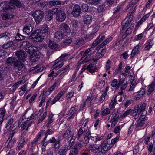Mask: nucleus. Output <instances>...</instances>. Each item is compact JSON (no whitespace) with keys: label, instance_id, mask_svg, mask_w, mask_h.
<instances>
[{"label":"nucleus","instance_id":"nucleus-1","mask_svg":"<svg viewBox=\"0 0 155 155\" xmlns=\"http://www.w3.org/2000/svg\"><path fill=\"white\" fill-rule=\"evenodd\" d=\"M41 29H38L33 32L29 37L36 42L41 41L44 37L47 35L49 32V28L46 24H44L41 27Z\"/></svg>","mask_w":155,"mask_h":155},{"label":"nucleus","instance_id":"nucleus-2","mask_svg":"<svg viewBox=\"0 0 155 155\" xmlns=\"http://www.w3.org/2000/svg\"><path fill=\"white\" fill-rule=\"evenodd\" d=\"M44 14V12L40 10H36L33 13L32 15L37 23H39L42 21L43 18Z\"/></svg>","mask_w":155,"mask_h":155},{"label":"nucleus","instance_id":"nucleus-3","mask_svg":"<svg viewBox=\"0 0 155 155\" xmlns=\"http://www.w3.org/2000/svg\"><path fill=\"white\" fill-rule=\"evenodd\" d=\"M28 139L26 137L25 133H23L22 134L21 140L16 148V150H20L26 143V141Z\"/></svg>","mask_w":155,"mask_h":155},{"label":"nucleus","instance_id":"nucleus-4","mask_svg":"<svg viewBox=\"0 0 155 155\" xmlns=\"http://www.w3.org/2000/svg\"><path fill=\"white\" fill-rule=\"evenodd\" d=\"M15 54L19 60L22 62L25 61L27 54L23 50H20L16 51Z\"/></svg>","mask_w":155,"mask_h":155},{"label":"nucleus","instance_id":"nucleus-5","mask_svg":"<svg viewBox=\"0 0 155 155\" xmlns=\"http://www.w3.org/2000/svg\"><path fill=\"white\" fill-rule=\"evenodd\" d=\"M66 18L65 12L62 10H59L57 12L56 19L58 21L60 22L64 21Z\"/></svg>","mask_w":155,"mask_h":155},{"label":"nucleus","instance_id":"nucleus-6","mask_svg":"<svg viewBox=\"0 0 155 155\" xmlns=\"http://www.w3.org/2000/svg\"><path fill=\"white\" fill-rule=\"evenodd\" d=\"M15 8L12 5H7V2L4 1L0 4V12H2L5 10L12 9Z\"/></svg>","mask_w":155,"mask_h":155},{"label":"nucleus","instance_id":"nucleus-7","mask_svg":"<svg viewBox=\"0 0 155 155\" xmlns=\"http://www.w3.org/2000/svg\"><path fill=\"white\" fill-rule=\"evenodd\" d=\"M64 61L58 58L54 61V64L51 67L52 70H57L62 67L64 65Z\"/></svg>","mask_w":155,"mask_h":155},{"label":"nucleus","instance_id":"nucleus-8","mask_svg":"<svg viewBox=\"0 0 155 155\" xmlns=\"http://www.w3.org/2000/svg\"><path fill=\"white\" fill-rule=\"evenodd\" d=\"M60 31L67 35L71 32L70 28L69 26L65 23H63L60 25Z\"/></svg>","mask_w":155,"mask_h":155},{"label":"nucleus","instance_id":"nucleus-9","mask_svg":"<svg viewBox=\"0 0 155 155\" xmlns=\"http://www.w3.org/2000/svg\"><path fill=\"white\" fill-rule=\"evenodd\" d=\"M81 11L80 6L77 4H75L73 7L71 14L74 16L77 17L79 16Z\"/></svg>","mask_w":155,"mask_h":155},{"label":"nucleus","instance_id":"nucleus-10","mask_svg":"<svg viewBox=\"0 0 155 155\" xmlns=\"http://www.w3.org/2000/svg\"><path fill=\"white\" fill-rule=\"evenodd\" d=\"M14 135V133H12L11 136H10L8 140L6 143L7 145V147L8 148H11L14 145L16 141V139L15 138L12 139Z\"/></svg>","mask_w":155,"mask_h":155},{"label":"nucleus","instance_id":"nucleus-11","mask_svg":"<svg viewBox=\"0 0 155 155\" xmlns=\"http://www.w3.org/2000/svg\"><path fill=\"white\" fill-rule=\"evenodd\" d=\"M100 146L106 152L110 150L112 147L110 141H103L100 145Z\"/></svg>","mask_w":155,"mask_h":155},{"label":"nucleus","instance_id":"nucleus-12","mask_svg":"<svg viewBox=\"0 0 155 155\" xmlns=\"http://www.w3.org/2000/svg\"><path fill=\"white\" fill-rule=\"evenodd\" d=\"M19 60H17L13 63V66L15 68L17 69L18 71H21L24 67L25 68L23 64Z\"/></svg>","mask_w":155,"mask_h":155},{"label":"nucleus","instance_id":"nucleus-13","mask_svg":"<svg viewBox=\"0 0 155 155\" xmlns=\"http://www.w3.org/2000/svg\"><path fill=\"white\" fill-rule=\"evenodd\" d=\"M127 84V81L123 78H121L119 81L118 85L119 87H120L121 90H125Z\"/></svg>","mask_w":155,"mask_h":155},{"label":"nucleus","instance_id":"nucleus-14","mask_svg":"<svg viewBox=\"0 0 155 155\" xmlns=\"http://www.w3.org/2000/svg\"><path fill=\"white\" fill-rule=\"evenodd\" d=\"M58 85V84L57 83H54L48 89V91H43V95H44L45 96H48L49 95L53 90H54L55 87Z\"/></svg>","mask_w":155,"mask_h":155},{"label":"nucleus","instance_id":"nucleus-15","mask_svg":"<svg viewBox=\"0 0 155 155\" xmlns=\"http://www.w3.org/2000/svg\"><path fill=\"white\" fill-rule=\"evenodd\" d=\"M58 11L57 8H55L52 11L50 10L48 13L46 15L45 17V20L46 21H51L53 18L52 15L53 14H55L56 12Z\"/></svg>","mask_w":155,"mask_h":155},{"label":"nucleus","instance_id":"nucleus-16","mask_svg":"<svg viewBox=\"0 0 155 155\" xmlns=\"http://www.w3.org/2000/svg\"><path fill=\"white\" fill-rule=\"evenodd\" d=\"M76 138V137L74 136L73 133L71 134L70 136L68 138V141L69 143V145H67V146L70 147V148L74 144Z\"/></svg>","mask_w":155,"mask_h":155},{"label":"nucleus","instance_id":"nucleus-17","mask_svg":"<svg viewBox=\"0 0 155 155\" xmlns=\"http://www.w3.org/2000/svg\"><path fill=\"white\" fill-rule=\"evenodd\" d=\"M70 149V147L67 145H64L59 149L58 153L59 155H64L67 151Z\"/></svg>","mask_w":155,"mask_h":155},{"label":"nucleus","instance_id":"nucleus-18","mask_svg":"<svg viewBox=\"0 0 155 155\" xmlns=\"http://www.w3.org/2000/svg\"><path fill=\"white\" fill-rule=\"evenodd\" d=\"M33 28V26L31 24L26 25L23 29V32L24 33L28 35L32 31Z\"/></svg>","mask_w":155,"mask_h":155},{"label":"nucleus","instance_id":"nucleus-19","mask_svg":"<svg viewBox=\"0 0 155 155\" xmlns=\"http://www.w3.org/2000/svg\"><path fill=\"white\" fill-rule=\"evenodd\" d=\"M83 18L84 23L86 24H90L92 21V16L90 15H84L83 16Z\"/></svg>","mask_w":155,"mask_h":155},{"label":"nucleus","instance_id":"nucleus-20","mask_svg":"<svg viewBox=\"0 0 155 155\" xmlns=\"http://www.w3.org/2000/svg\"><path fill=\"white\" fill-rule=\"evenodd\" d=\"M40 57V55L38 52H34L31 54L30 56V60L32 62L38 61Z\"/></svg>","mask_w":155,"mask_h":155},{"label":"nucleus","instance_id":"nucleus-21","mask_svg":"<svg viewBox=\"0 0 155 155\" xmlns=\"http://www.w3.org/2000/svg\"><path fill=\"white\" fill-rule=\"evenodd\" d=\"M65 91H62L58 93L56 96L54 97V99L52 101L51 104H53L55 103L56 102L59 101L60 98L62 97L65 93Z\"/></svg>","mask_w":155,"mask_h":155},{"label":"nucleus","instance_id":"nucleus-22","mask_svg":"<svg viewBox=\"0 0 155 155\" xmlns=\"http://www.w3.org/2000/svg\"><path fill=\"white\" fill-rule=\"evenodd\" d=\"M139 111L138 109L136 107L134 108L132 110H131L130 113V115L133 117H134V118L136 119L138 118L139 115L138 113Z\"/></svg>","mask_w":155,"mask_h":155},{"label":"nucleus","instance_id":"nucleus-23","mask_svg":"<svg viewBox=\"0 0 155 155\" xmlns=\"http://www.w3.org/2000/svg\"><path fill=\"white\" fill-rule=\"evenodd\" d=\"M148 94H150L155 90V80L148 87Z\"/></svg>","mask_w":155,"mask_h":155},{"label":"nucleus","instance_id":"nucleus-24","mask_svg":"<svg viewBox=\"0 0 155 155\" xmlns=\"http://www.w3.org/2000/svg\"><path fill=\"white\" fill-rule=\"evenodd\" d=\"M48 46L49 48L53 50H56L58 47V45L54 41L50 40Z\"/></svg>","mask_w":155,"mask_h":155},{"label":"nucleus","instance_id":"nucleus-25","mask_svg":"<svg viewBox=\"0 0 155 155\" xmlns=\"http://www.w3.org/2000/svg\"><path fill=\"white\" fill-rule=\"evenodd\" d=\"M100 147L96 144H91L89 145L88 148L92 152L96 153Z\"/></svg>","mask_w":155,"mask_h":155},{"label":"nucleus","instance_id":"nucleus-26","mask_svg":"<svg viewBox=\"0 0 155 155\" xmlns=\"http://www.w3.org/2000/svg\"><path fill=\"white\" fill-rule=\"evenodd\" d=\"M66 35V34H64L60 31H58L55 33V37L58 39H62L64 36Z\"/></svg>","mask_w":155,"mask_h":155},{"label":"nucleus","instance_id":"nucleus-27","mask_svg":"<svg viewBox=\"0 0 155 155\" xmlns=\"http://www.w3.org/2000/svg\"><path fill=\"white\" fill-rule=\"evenodd\" d=\"M140 47L139 45H137L133 49L131 54V57H133L135 55L138 54L139 52V49Z\"/></svg>","mask_w":155,"mask_h":155},{"label":"nucleus","instance_id":"nucleus-28","mask_svg":"<svg viewBox=\"0 0 155 155\" xmlns=\"http://www.w3.org/2000/svg\"><path fill=\"white\" fill-rule=\"evenodd\" d=\"M78 153V150L76 146H73L70 150L69 155H77Z\"/></svg>","mask_w":155,"mask_h":155},{"label":"nucleus","instance_id":"nucleus-29","mask_svg":"<svg viewBox=\"0 0 155 155\" xmlns=\"http://www.w3.org/2000/svg\"><path fill=\"white\" fill-rule=\"evenodd\" d=\"M105 53V50L104 49H102L101 51H99L97 52L96 54L95 57L97 60H98L101 57H102Z\"/></svg>","mask_w":155,"mask_h":155},{"label":"nucleus","instance_id":"nucleus-30","mask_svg":"<svg viewBox=\"0 0 155 155\" xmlns=\"http://www.w3.org/2000/svg\"><path fill=\"white\" fill-rule=\"evenodd\" d=\"M146 107V104L145 103H143L142 104H140L138 105L136 108L137 109H138L139 111L140 110V111H141V112H142V111H146L145 110Z\"/></svg>","mask_w":155,"mask_h":155},{"label":"nucleus","instance_id":"nucleus-31","mask_svg":"<svg viewBox=\"0 0 155 155\" xmlns=\"http://www.w3.org/2000/svg\"><path fill=\"white\" fill-rule=\"evenodd\" d=\"M13 17V15L9 12H6L3 14L2 18L3 19L8 20L9 19H11Z\"/></svg>","mask_w":155,"mask_h":155},{"label":"nucleus","instance_id":"nucleus-32","mask_svg":"<svg viewBox=\"0 0 155 155\" xmlns=\"http://www.w3.org/2000/svg\"><path fill=\"white\" fill-rule=\"evenodd\" d=\"M145 122L144 120L139 118L137 121L136 124V128H138L143 126Z\"/></svg>","mask_w":155,"mask_h":155},{"label":"nucleus","instance_id":"nucleus-33","mask_svg":"<svg viewBox=\"0 0 155 155\" xmlns=\"http://www.w3.org/2000/svg\"><path fill=\"white\" fill-rule=\"evenodd\" d=\"M72 128L70 127H68L66 132L64 133H63L61 134L62 137L63 138H66L68 135H70L71 133Z\"/></svg>","mask_w":155,"mask_h":155},{"label":"nucleus","instance_id":"nucleus-34","mask_svg":"<svg viewBox=\"0 0 155 155\" xmlns=\"http://www.w3.org/2000/svg\"><path fill=\"white\" fill-rule=\"evenodd\" d=\"M9 3L14 5L19 8L21 7L22 5L21 2L17 0H11L9 1Z\"/></svg>","mask_w":155,"mask_h":155},{"label":"nucleus","instance_id":"nucleus-35","mask_svg":"<svg viewBox=\"0 0 155 155\" xmlns=\"http://www.w3.org/2000/svg\"><path fill=\"white\" fill-rule=\"evenodd\" d=\"M155 148V140L153 139V143H150L149 145L147 146L148 150L151 153L153 150V149Z\"/></svg>","mask_w":155,"mask_h":155},{"label":"nucleus","instance_id":"nucleus-36","mask_svg":"<svg viewBox=\"0 0 155 155\" xmlns=\"http://www.w3.org/2000/svg\"><path fill=\"white\" fill-rule=\"evenodd\" d=\"M28 119H27L26 121L23 122L22 124H21V123L19 121L18 122V125L20 128L21 130H23L25 129L26 127V125L28 123Z\"/></svg>","mask_w":155,"mask_h":155},{"label":"nucleus","instance_id":"nucleus-37","mask_svg":"<svg viewBox=\"0 0 155 155\" xmlns=\"http://www.w3.org/2000/svg\"><path fill=\"white\" fill-rule=\"evenodd\" d=\"M10 34L7 32L0 34V38H4L6 40H8L10 38Z\"/></svg>","mask_w":155,"mask_h":155},{"label":"nucleus","instance_id":"nucleus-38","mask_svg":"<svg viewBox=\"0 0 155 155\" xmlns=\"http://www.w3.org/2000/svg\"><path fill=\"white\" fill-rule=\"evenodd\" d=\"M130 23L128 20L125 18L122 22V28L123 29L125 28L130 25Z\"/></svg>","mask_w":155,"mask_h":155},{"label":"nucleus","instance_id":"nucleus-39","mask_svg":"<svg viewBox=\"0 0 155 155\" xmlns=\"http://www.w3.org/2000/svg\"><path fill=\"white\" fill-rule=\"evenodd\" d=\"M86 66L87 67V70L89 72L93 73L95 71V66L94 64H90L89 65Z\"/></svg>","mask_w":155,"mask_h":155},{"label":"nucleus","instance_id":"nucleus-40","mask_svg":"<svg viewBox=\"0 0 155 155\" xmlns=\"http://www.w3.org/2000/svg\"><path fill=\"white\" fill-rule=\"evenodd\" d=\"M145 45L144 49L145 50H149L152 47L153 45L151 41L149 40L147 41L145 44Z\"/></svg>","mask_w":155,"mask_h":155},{"label":"nucleus","instance_id":"nucleus-41","mask_svg":"<svg viewBox=\"0 0 155 155\" xmlns=\"http://www.w3.org/2000/svg\"><path fill=\"white\" fill-rule=\"evenodd\" d=\"M85 2L91 5H96L98 4L101 1V0H85Z\"/></svg>","mask_w":155,"mask_h":155},{"label":"nucleus","instance_id":"nucleus-42","mask_svg":"<svg viewBox=\"0 0 155 155\" xmlns=\"http://www.w3.org/2000/svg\"><path fill=\"white\" fill-rule=\"evenodd\" d=\"M111 85L116 90L119 88L118 82L116 79H114L113 80L111 83Z\"/></svg>","mask_w":155,"mask_h":155},{"label":"nucleus","instance_id":"nucleus-43","mask_svg":"<svg viewBox=\"0 0 155 155\" xmlns=\"http://www.w3.org/2000/svg\"><path fill=\"white\" fill-rule=\"evenodd\" d=\"M61 1L58 0L50 1L49 2V5L51 6H53L61 4Z\"/></svg>","mask_w":155,"mask_h":155},{"label":"nucleus","instance_id":"nucleus-44","mask_svg":"<svg viewBox=\"0 0 155 155\" xmlns=\"http://www.w3.org/2000/svg\"><path fill=\"white\" fill-rule=\"evenodd\" d=\"M133 11L129 13L128 14L127 16L125 18L126 19L128 20L130 23H131L133 21L134 18V16L133 15Z\"/></svg>","mask_w":155,"mask_h":155},{"label":"nucleus","instance_id":"nucleus-45","mask_svg":"<svg viewBox=\"0 0 155 155\" xmlns=\"http://www.w3.org/2000/svg\"><path fill=\"white\" fill-rule=\"evenodd\" d=\"M106 152L105 150L100 147L96 154V155H104Z\"/></svg>","mask_w":155,"mask_h":155},{"label":"nucleus","instance_id":"nucleus-46","mask_svg":"<svg viewBox=\"0 0 155 155\" xmlns=\"http://www.w3.org/2000/svg\"><path fill=\"white\" fill-rule=\"evenodd\" d=\"M27 50L29 51V52L31 53V54H33L34 52H37L36 51H37V48L35 46H30L28 48H27Z\"/></svg>","mask_w":155,"mask_h":155},{"label":"nucleus","instance_id":"nucleus-47","mask_svg":"<svg viewBox=\"0 0 155 155\" xmlns=\"http://www.w3.org/2000/svg\"><path fill=\"white\" fill-rule=\"evenodd\" d=\"M29 46L30 47V43L27 41H23L20 45V47L21 48H27Z\"/></svg>","mask_w":155,"mask_h":155},{"label":"nucleus","instance_id":"nucleus-48","mask_svg":"<svg viewBox=\"0 0 155 155\" xmlns=\"http://www.w3.org/2000/svg\"><path fill=\"white\" fill-rule=\"evenodd\" d=\"M110 112V109L109 108H106L102 111L101 114L103 116H106L109 114Z\"/></svg>","mask_w":155,"mask_h":155},{"label":"nucleus","instance_id":"nucleus-49","mask_svg":"<svg viewBox=\"0 0 155 155\" xmlns=\"http://www.w3.org/2000/svg\"><path fill=\"white\" fill-rule=\"evenodd\" d=\"M99 28V26L97 24H95L92 27V34H94L97 32Z\"/></svg>","mask_w":155,"mask_h":155},{"label":"nucleus","instance_id":"nucleus-50","mask_svg":"<svg viewBox=\"0 0 155 155\" xmlns=\"http://www.w3.org/2000/svg\"><path fill=\"white\" fill-rule=\"evenodd\" d=\"M13 44L12 41H8L5 43L2 46V48L4 49H7L11 47Z\"/></svg>","mask_w":155,"mask_h":155},{"label":"nucleus","instance_id":"nucleus-51","mask_svg":"<svg viewBox=\"0 0 155 155\" xmlns=\"http://www.w3.org/2000/svg\"><path fill=\"white\" fill-rule=\"evenodd\" d=\"M71 25L73 28H77L79 25V22L77 21H74L71 22Z\"/></svg>","mask_w":155,"mask_h":155},{"label":"nucleus","instance_id":"nucleus-52","mask_svg":"<svg viewBox=\"0 0 155 155\" xmlns=\"http://www.w3.org/2000/svg\"><path fill=\"white\" fill-rule=\"evenodd\" d=\"M93 48H94V47L91 45V48L86 49L85 51V52H84L83 54V56H84L83 58H84V57H85V59L87 57V54H88L91 51V49H92Z\"/></svg>","mask_w":155,"mask_h":155},{"label":"nucleus","instance_id":"nucleus-53","mask_svg":"<svg viewBox=\"0 0 155 155\" xmlns=\"http://www.w3.org/2000/svg\"><path fill=\"white\" fill-rule=\"evenodd\" d=\"M24 38V37L20 34H17L15 37V39L18 41L23 40Z\"/></svg>","mask_w":155,"mask_h":155},{"label":"nucleus","instance_id":"nucleus-54","mask_svg":"<svg viewBox=\"0 0 155 155\" xmlns=\"http://www.w3.org/2000/svg\"><path fill=\"white\" fill-rule=\"evenodd\" d=\"M84 39L81 38L78 39L76 41V43L77 45L82 46L84 43Z\"/></svg>","mask_w":155,"mask_h":155},{"label":"nucleus","instance_id":"nucleus-55","mask_svg":"<svg viewBox=\"0 0 155 155\" xmlns=\"http://www.w3.org/2000/svg\"><path fill=\"white\" fill-rule=\"evenodd\" d=\"M15 61V58L14 57H9L7 59L6 62L8 64H11L14 63Z\"/></svg>","mask_w":155,"mask_h":155},{"label":"nucleus","instance_id":"nucleus-56","mask_svg":"<svg viewBox=\"0 0 155 155\" xmlns=\"http://www.w3.org/2000/svg\"><path fill=\"white\" fill-rule=\"evenodd\" d=\"M111 67V61L108 60L106 63V72L110 70Z\"/></svg>","mask_w":155,"mask_h":155},{"label":"nucleus","instance_id":"nucleus-57","mask_svg":"<svg viewBox=\"0 0 155 155\" xmlns=\"http://www.w3.org/2000/svg\"><path fill=\"white\" fill-rule=\"evenodd\" d=\"M13 119L12 118H10L7 124L6 125V128L7 129H9L11 126L12 124L13 123Z\"/></svg>","mask_w":155,"mask_h":155},{"label":"nucleus","instance_id":"nucleus-58","mask_svg":"<svg viewBox=\"0 0 155 155\" xmlns=\"http://www.w3.org/2000/svg\"><path fill=\"white\" fill-rule=\"evenodd\" d=\"M147 113V112L146 111H142V112H141V111H140L139 114H140V116L139 118L144 120V119L146 117Z\"/></svg>","mask_w":155,"mask_h":155},{"label":"nucleus","instance_id":"nucleus-59","mask_svg":"<svg viewBox=\"0 0 155 155\" xmlns=\"http://www.w3.org/2000/svg\"><path fill=\"white\" fill-rule=\"evenodd\" d=\"M81 6L82 10L84 12H87L88 9V6L86 4H82Z\"/></svg>","mask_w":155,"mask_h":155},{"label":"nucleus","instance_id":"nucleus-60","mask_svg":"<svg viewBox=\"0 0 155 155\" xmlns=\"http://www.w3.org/2000/svg\"><path fill=\"white\" fill-rule=\"evenodd\" d=\"M110 121L111 122V127H113L117 123L118 119L116 118H112Z\"/></svg>","mask_w":155,"mask_h":155},{"label":"nucleus","instance_id":"nucleus-61","mask_svg":"<svg viewBox=\"0 0 155 155\" xmlns=\"http://www.w3.org/2000/svg\"><path fill=\"white\" fill-rule=\"evenodd\" d=\"M53 133V132H52L50 131V129H48L46 131V132L45 134V137L43 139V142L45 141L46 140V138H47V135L49 134H51Z\"/></svg>","mask_w":155,"mask_h":155},{"label":"nucleus","instance_id":"nucleus-62","mask_svg":"<svg viewBox=\"0 0 155 155\" xmlns=\"http://www.w3.org/2000/svg\"><path fill=\"white\" fill-rule=\"evenodd\" d=\"M48 4H49V2H48L46 1H43L39 3V6L41 7H44L47 6Z\"/></svg>","mask_w":155,"mask_h":155},{"label":"nucleus","instance_id":"nucleus-63","mask_svg":"<svg viewBox=\"0 0 155 155\" xmlns=\"http://www.w3.org/2000/svg\"><path fill=\"white\" fill-rule=\"evenodd\" d=\"M82 128H80L79 130L78 133V137L77 138L78 139H79L81 137V136L83 134V130Z\"/></svg>","mask_w":155,"mask_h":155},{"label":"nucleus","instance_id":"nucleus-64","mask_svg":"<svg viewBox=\"0 0 155 155\" xmlns=\"http://www.w3.org/2000/svg\"><path fill=\"white\" fill-rule=\"evenodd\" d=\"M101 42L100 41L99 38H98L93 43L92 46L94 47V48L97 45Z\"/></svg>","mask_w":155,"mask_h":155}]
</instances>
